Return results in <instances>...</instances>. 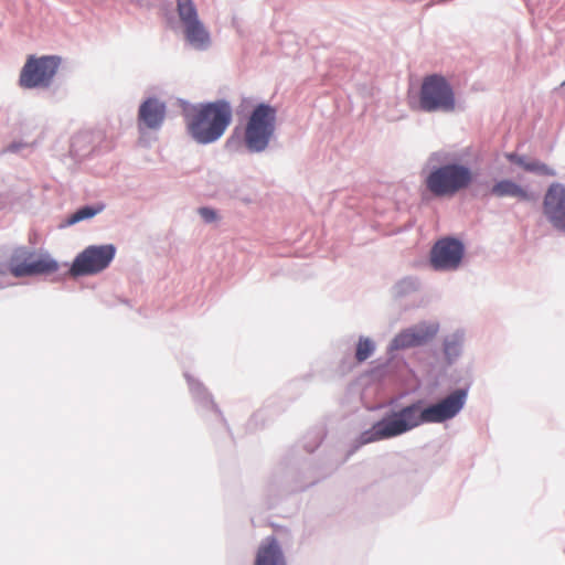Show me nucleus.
<instances>
[{
    "mask_svg": "<svg viewBox=\"0 0 565 565\" xmlns=\"http://www.w3.org/2000/svg\"><path fill=\"white\" fill-rule=\"evenodd\" d=\"M326 437V426H315L286 451L273 469L265 487L268 508H274L281 498L290 493L307 490L322 478L310 455L321 446Z\"/></svg>",
    "mask_w": 565,
    "mask_h": 565,
    "instance_id": "nucleus-1",
    "label": "nucleus"
},
{
    "mask_svg": "<svg viewBox=\"0 0 565 565\" xmlns=\"http://www.w3.org/2000/svg\"><path fill=\"white\" fill-rule=\"evenodd\" d=\"M463 156L445 151H434L422 169L423 198L451 199L458 193L469 190L479 182V172L462 161Z\"/></svg>",
    "mask_w": 565,
    "mask_h": 565,
    "instance_id": "nucleus-2",
    "label": "nucleus"
},
{
    "mask_svg": "<svg viewBox=\"0 0 565 565\" xmlns=\"http://www.w3.org/2000/svg\"><path fill=\"white\" fill-rule=\"evenodd\" d=\"M424 424H441L431 413L426 398H417L407 405L391 406L352 440L344 460L365 445L399 437Z\"/></svg>",
    "mask_w": 565,
    "mask_h": 565,
    "instance_id": "nucleus-3",
    "label": "nucleus"
},
{
    "mask_svg": "<svg viewBox=\"0 0 565 565\" xmlns=\"http://www.w3.org/2000/svg\"><path fill=\"white\" fill-rule=\"evenodd\" d=\"M180 102L186 132L199 145L218 141L233 121L232 104L226 98L196 104Z\"/></svg>",
    "mask_w": 565,
    "mask_h": 565,
    "instance_id": "nucleus-4",
    "label": "nucleus"
},
{
    "mask_svg": "<svg viewBox=\"0 0 565 565\" xmlns=\"http://www.w3.org/2000/svg\"><path fill=\"white\" fill-rule=\"evenodd\" d=\"M407 103L412 110L425 114L465 110L463 103L457 98L451 82L437 72L426 74L417 90H408Z\"/></svg>",
    "mask_w": 565,
    "mask_h": 565,
    "instance_id": "nucleus-5",
    "label": "nucleus"
},
{
    "mask_svg": "<svg viewBox=\"0 0 565 565\" xmlns=\"http://www.w3.org/2000/svg\"><path fill=\"white\" fill-rule=\"evenodd\" d=\"M277 120V108L267 102H260L254 106L244 129L242 137L238 128L225 142V149L236 151L241 142L249 153H260L265 151L271 138L274 137Z\"/></svg>",
    "mask_w": 565,
    "mask_h": 565,
    "instance_id": "nucleus-6",
    "label": "nucleus"
},
{
    "mask_svg": "<svg viewBox=\"0 0 565 565\" xmlns=\"http://www.w3.org/2000/svg\"><path fill=\"white\" fill-rule=\"evenodd\" d=\"M116 253L117 247L113 243L88 245L71 263L64 262L65 270L58 275L57 280L98 275L110 266Z\"/></svg>",
    "mask_w": 565,
    "mask_h": 565,
    "instance_id": "nucleus-7",
    "label": "nucleus"
},
{
    "mask_svg": "<svg viewBox=\"0 0 565 565\" xmlns=\"http://www.w3.org/2000/svg\"><path fill=\"white\" fill-rule=\"evenodd\" d=\"M448 381L458 387L435 403L428 402L431 413L441 424L454 419L465 408L473 384V375L469 369H454L448 375Z\"/></svg>",
    "mask_w": 565,
    "mask_h": 565,
    "instance_id": "nucleus-8",
    "label": "nucleus"
},
{
    "mask_svg": "<svg viewBox=\"0 0 565 565\" xmlns=\"http://www.w3.org/2000/svg\"><path fill=\"white\" fill-rule=\"evenodd\" d=\"M466 253V244L460 237L443 236L430 247L428 265L437 273L456 271L461 267Z\"/></svg>",
    "mask_w": 565,
    "mask_h": 565,
    "instance_id": "nucleus-9",
    "label": "nucleus"
},
{
    "mask_svg": "<svg viewBox=\"0 0 565 565\" xmlns=\"http://www.w3.org/2000/svg\"><path fill=\"white\" fill-rule=\"evenodd\" d=\"M439 323L419 321L398 331L390 341L386 353L390 360L394 359L396 351L419 348L428 344L438 333Z\"/></svg>",
    "mask_w": 565,
    "mask_h": 565,
    "instance_id": "nucleus-10",
    "label": "nucleus"
},
{
    "mask_svg": "<svg viewBox=\"0 0 565 565\" xmlns=\"http://www.w3.org/2000/svg\"><path fill=\"white\" fill-rule=\"evenodd\" d=\"M542 212L554 231L565 234V183L555 181L548 184L543 195Z\"/></svg>",
    "mask_w": 565,
    "mask_h": 565,
    "instance_id": "nucleus-11",
    "label": "nucleus"
},
{
    "mask_svg": "<svg viewBox=\"0 0 565 565\" xmlns=\"http://www.w3.org/2000/svg\"><path fill=\"white\" fill-rule=\"evenodd\" d=\"M351 341L352 338H343L338 342L339 348H343L344 350L343 356L338 366L339 372L342 374L352 370L354 366L353 360H355L358 363H363L370 359L376 350V343L372 338L360 335L358 342L355 343L354 356L352 358Z\"/></svg>",
    "mask_w": 565,
    "mask_h": 565,
    "instance_id": "nucleus-12",
    "label": "nucleus"
},
{
    "mask_svg": "<svg viewBox=\"0 0 565 565\" xmlns=\"http://www.w3.org/2000/svg\"><path fill=\"white\" fill-rule=\"evenodd\" d=\"M167 116V104L151 95L141 100L138 107L137 125L140 130H159Z\"/></svg>",
    "mask_w": 565,
    "mask_h": 565,
    "instance_id": "nucleus-13",
    "label": "nucleus"
},
{
    "mask_svg": "<svg viewBox=\"0 0 565 565\" xmlns=\"http://www.w3.org/2000/svg\"><path fill=\"white\" fill-rule=\"evenodd\" d=\"M486 195L499 199L516 198L523 202H535L537 200V194L534 191L529 190L526 186H523L510 178L494 180Z\"/></svg>",
    "mask_w": 565,
    "mask_h": 565,
    "instance_id": "nucleus-14",
    "label": "nucleus"
},
{
    "mask_svg": "<svg viewBox=\"0 0 565 565\" xmlns=\"http://www.w3.org/2000/svg\"><path fill=\"white\" fill-rule=\"evenodd\" d=\"M253 565H288L282 546L276 535H268L260 541Z\"/></svg>",
    "mask_w": 565,
    "mask_h": 565,
    "instance_id": "nucleus-15",
    "label": "nucleus"
},
{
    "mask_svg": "<svg viewBox=\"0 0 565 565\" xmlns=\"http://www.w3.org/2000/svg\"><path fill=\"white\" fill-rule=\"evenodd\" d=\"M184 376L188 382L191 396L198 408L205 412H214L221 417L222 422L226 424V419L224 418L222 411L214 402L212 394L205 385L189 373H184Z\"/></svg>",
    "mask_w": 565,
    "mask_h": 565,
    "instance_id": "nucleus-16",
    "label": "nucleus"
},
{
    "mask_svg": "<svg viewBox=\"0 0 565 565\" xmlns=\"http://www.w3.org/2000/svg\"><path fill=\"white\" fill-rule=\"evenodd\" d=\"M183 33L190 46L198 51H205L211 46L210 32L200 19L184 24Z\"/></svg>",
    "mask_w": 565,
    "mask_h": 565,
    "instance_id": "nucleus-17",
    "label": "nucleus"
},
{
    "mask_svg": "<svg viewBox=\"0 0 565 565\" xmlns=\"http://www.w3.org/2000/svg\"><path fill=\"white\" fill-rule=\"evenodd\" d=\"M62 63L60 55L38 56V90L49 88Z\"/></svg>",
    "mask_w": 565,
    "mask_h": 565,
    "instance_id": "nucleus-18",
    "label": "nucleus"
},
{
    "mask_svg": "<svg viewBox=\"0 0 565 565\" xmlns=\"http://www.w3.org/2000/svg\"><path fill=\"white\" fill-rule=\"evenodd\" d=\"M93 135L88 130L78 131L72 136L70 141V157L77 162H81L89 158L95 151V147L92 146Z\"/></svg>",
    "mask_w": 565,
    "mask_h": 565,
    "instance_id": "nucleus-19",
    "label": "nucleus"
},
{
    "mask_svg": "<svg viewBox=\"0 0 565 565\" xmlns=\"http://www.w3.org/2000/svg\"><path fill=\"white\" fill-rule=\"evenodd\" d=\"M465 331L457 329L443 340V354L447 366H451L463 353Z\"/></svg>",
    "mask_w": 565,
    "mask_h": 565,
    "instance_id": "nucleus-20",
    "label": "nucleus"
},
{
    "mask_svg": "<svg viewBox=\"0 0 565 565\" xmlns=\"http://www.w3.org/2000/svg\"><path fill=\"white\" fill-rule=\"evenodd\" d=\"M105 209L106 204L104 202L81 205L60 223L58 228H66L79 222L92 220Z\"/></svg>",
    "mask_w": 565,
    "mask_h": 565,
    "instance_id": "nucleus-21",
    "label": "nucleus"
},
{
    "mask_svg": "<svg viewBox=\"0 0 565 565\" xmlns=\"http://www.w3.org/2000/svg\"><path fill=\"white\" fill-rule=\"evenodd\" d=\"M32 253L25 248L15 249L10 260V270L15 277L32 275L35 273V262Z\"/></svg>",
    "mask_w": 565,
    "mask_h": 565,
    "instance_id": "nucleus-22",
    "label": "nucleus"
},
{
    "mask_svg": "<svg viewBox=\"0 0 565 565\" xmlns=\"http://www.w3.org/2000/svg\"><path fill=\"white\" fill-rule=\"evenodd\" d=\"M61 267H65L64 263L61 264L47 250L38 249V277L56 274L54 281H58V275L64 273H60Z\"/></svg>",
    "mask_w": 565,
    "mask_h": 565,
    "instance_id": "nucleus-23",
    "label": "nucleus"
},
{
    "mask_svg": "<svg viewBox=\"0 0 565 565\" xmlns=\"http://www.w3.org/2000/svg\"><path fill=\"white\" fill-rule=\"evenodd\" d=\"M419 287L420 282L416 276H405L393 285L391 292L395 299H402L416 292Z\"/></svg>",
    "mask_w": 565,
    "mask_h": 565,
    "instance_id": "nucleus-24",
    "label": "nucleus"
},
{
    "mask_svg": "<svg viewBox=\"0 0 565 565\" xmlns=\"http://www.w3.org/2000/svg\"><path fill=\"white\" fill-rule=\"evenodd\" d=\"M177 12L182 25L200 19L193 0H177Z\"/></svg>",
    "mask_w": 565,
    "mask_h": 565,
    "instance_id": "nucleus-25",
    "label": "nucleus"
},
{
    "mask_svg": "<svg viewBox=\"0 0 565 565\" xmlns=\"http://www.w3.org/2000/svg\"><path fill=\"white\" fill-rule=\"evenodd\" d=\"M20 85L24 88L35 87V55H30L20 74Z\"/></svg>",
    "mask_w": 565,
    "mask_h": 565,
    "instance_id": "nucleus-26",
    "label": "nucleus"
},
{
    "mask_svg": "<svg viewBox=\"0 0 565 565\" xmlns=\"http://www.w3.org/2000/svg\"><path fill=\"white\" fill-rule=\"evenodd\" d=\"M525 171L541 177H556L557 174L555 169L537 159L530 160Z\"/></svg>",
    "mask_w": 565,
    "mask_h": 565,
    "instance_id": "nucleus-27",
    "label": "nucleus"
},
{
    "mask_svg": "<svg viewBox=\"0 0 565 565\" xmlns=\"http://www.w3.org/2000/svg\"><path fill=\"white\" fill-rule=\"evenodd\" d=\"M198 214L203 220V222L206 224H212L220 220L218 211L212 206H207V205L200 206L198 209Z\"/></svg>",
    "mask_w": 565,
    "mask_h": 565,
    "instance_id": "nucleus-28",
    "label": "nucleus"
},
{
    "mask_svg": "<svg viewBox=\"0 0 565 565\" xmlns=\"http://www.w3.org/2000/svg\"><path fill=\"white\" fill-rule=\"evenodd\" d=\"M504 158L513 164L522 168L525 171V167L530 164V160L525 154H520L515 151H510L504 153Z\"/></svg>",
    "mask_w": 565,
    "mask_h": 565,
    "instance_id": "nucleus-29",
    "label": "nucleus"
},
{
    "mask_svg": "<svg viewBox=\"0 0 565 565\" xmlns=\"http://www.w3.org/2000/svg\"><path fill=\"white\" fill-rule=\"evenodd\" d=\"M469 151H470V148H469V147H468V148H466V149H465V153H463V156H469Z\"/></svg>",
    "mask_w": 565,
    "mask_h": 565,
    "instance_id": "nucleus-30",
    "label": "nucleus"
},
{
    "mask_svg": "<svg viewBox=\"0 0 565 565\" xmlns=\"http://www.w3.org/2000/svg\"><path fill=\"white\" fill-rule=\"evenodd\" d=\"M262 415V411L257 412L254 416L258 418Z\"/></svg>",
    "mask_w": 565,
    "mask_h": 565,
    "instance_id": "nucleus-31",
    "label": "nucleus"
},
{
    "mask_svg": "<svg viewBox=\"0 0 565 565\" xmlns=\"http://www.w3.org/2000/svg\"><path fill=\"white\" fill-rule=\"evenodd\" d=\"M561 87H565V81L561 84Z\"/></svg>",
    "mask_w": 565,
    "mask_h": 565,
    "instance_id": "nucleus-32",
    "label": "nucleus"
}]
</instances>
